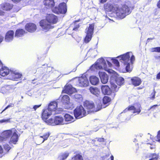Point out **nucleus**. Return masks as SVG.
<instances>
[{"instance_id":"obj_39","label":"nucleus","mask_w":160,"mask_h":160,"mask_svg":"<svg viewBox=\"0 0 160 160\" xmlns=\"http://www.w3.org/2000/svg\"><path fill=\"white\" fill-rule=\"evenodd\" d=\"M89 90L92 93L95 95L98 94V92H99L98 90V89L97 88H94L92 87H90L89 88Z\"/></svg>"},{"instance_id":"obj_29","label":"nucleus","mask_w":160,"mask_h":160,"mask_svg":"<svg viewBox=\"0 0 160 160\" xmlns=\"http://www.w3.org/2000/svg\"><path fill=\"white\" fill-rule=\"evenodd\" d=\"M111 100L112 99L110 98L108 96H104L102 100L103 104L105 105V107L103 108H105L109 105Z\"/></svg>"},{"instance_id":"obj_8","label":"nucleus","mask_w":160,"mask_h":160,"mask_svg":"<svg viewBox=\"0 0 160 160\" xmlns=\"http://www.w3.org/2000/svg\"><path fill=\"white\" fill-rule=\"evenodd\" d=\"M39 23V25L42 28V30L45 31V32L48 31L50 29H53L54 27L49 23L47 22L45 19L40 20Z\"/></svg>"},{"instance_id":"obj_41","label":"nucleus","mask_w":160,"mask_h":160,"mask_svg":"<svg viewBox=\"0 0 160 160\" xmlns=\"http://www.w3.org/2000/svg\"><path fill=\"white\" fill-rule=\"evenodd\" d=\"M125 65H126L125 68L127 72H130L132 71V68H131L130 66V62L124 63Z\"/></svg>"},{"instance_id":"obj_63","label":"nucleus","mask_w":160,"mask_h":160,"mask_svg":"<svg viewBox=\"0 0 160 160\" xmlns=\"http://www.w3.org/2000/svg\"><path fill=\"white\" fill-rule=\"evenodd\" d=\"M108 0H100V2L101 3L105 2Z\"/></svg>"},{"instance_id":"obj_23","label":"nucleus","mask_w":160,"mask_h":160,"mask_svg":"<svg viewBox=\"0 0 160 160\" xmlns=\"http://www.w3.org/2000/svg\"><path fill=\"white\" fill-rule=\"evenodd\" d=\"M14 32L13 30H9L6 33L5 39L6 42L12 41L13 38Z\"/></svg>"},{"instance_id":"obj_40","label":"nucleus","mask_w":160,"mask_h":160,"mask_svg":"<svg viewBox=\"0 0 160 160\" xmlns=\"http://www.w3.org/2000/svg\"><path fill=\"white\" fill-rule=\"evenodd\" d=\"M101 60H102V62H103L104 64L103 66L104 69L106 71L108 72L109 73H112L113 71L112 70L108 69L107 67V65L105 61L103 58H101Z\"/></svg>"},{"instance_id":"obj_31","label":"nucleus","mask_w":160,"mask_h":160,"mask_svg":"<svg viewBox=\"0 0 160 160\" xmlns=\"http://www.w3.org/2000/svg\"><path fill=\"white\" fill-rule=\"evenodd\" d=\"M65 121L66 122H68L69 123H71L74 121V119L73 116L69 114H66L64 116Z\"/></svg>"},{"instance_id":"obj_44","label":"nucleus","mask_w":160,"mask_h":160,"mask_svg":"<svg viewBox=\"0 0 160 160\" xmlns=\"http://www.w3.org/2000/svg\"><path fill=\"white\" fill-rule=\"evenodd\" d=\"M74 160H83L82 156L79 154H77L73 157Z\"/></svg>"},{"instance_id":"obj_57","label":"nucleus","mask_w":160,"mask_h":160,"mask_svg":"<svg viewBox=\"0 0 160 160\" xmlns=\"http://www.w3.org/2000/svg\"><path fill=\"white\" fill-rule=\"evenodd\" d=\"M158 106V105H154L151 106L148 110H150V109H152V110H153L155 109V108Z\"/></svg>"},{"instance_id":"obj_42","label":"nucleus","mask_w":160,"mask_h":160,"mask_svg":"<svg viewBox=\"0 0 160 160\" xmlns=\"http://www.w3.org/2000/svg\"><path fill=\"white\" fill-rule=\"evenodd\" d=\"M74 98L76 99V100L78 102L82 101V96L79 94H76L74 95Z\"/></svg>"},{"instance_id":"obj_32","label":"nucleus","mask_w":160,"mask_h":160,"mask_svg":"<svg viewBox=\"0 0 160 160\" xmlns=\"http://www.w3.org/2000/svg\"><path fill=\"white\" fill-rule=\"evenodd\" d=\"M158 155L155 153H150L146 156V158H149V160H158Z\"/></svg>"},{"instance_id":"obj_60","label":"nucleus","mask_w":160,"mask_h":160,"mask_svg":"<svg viewBox=\"0 0 160 160\" xmlns=\"http://www.w3.org/2000/svg\"><path fill=\"white\" fill-rule=\"evenodd\" d=\"M22 0H11L13 2L16 3H17L20 2Z\"/></svg>"},{"instance_id":"obj_4","label":"nucleus","mask_w":160,"mask_h":160,"mask_svg":"<svg viewBox=\"0 0 160 160\" xmlns=\"http://www.w3.org/2000/svg\"><path fill=\"white\" fill-rule=\"evenodd\" d=\"M74 116L76 118H82L86 115V111L83 107L80 105L78 106L74 110Z\"/></svg>"},{"instance_id":"obj_55","label":"nucleus","mask_w":160,"mask_h":160,"mask_svg":"<svg viewBox=\"0 0 160 160\" xmlns=\"http://www.w3.org/2000/svg\"><path fill=\"white\" fill-rule=\"evenodd\" d=\"M97 141L99 142H104V139L103 138H98L97 139Z\"/></svg>"},{"instance_id":"obj_61","label":"nucleus","mask_w":160,"mask_h":160,"mask_svg":"<svg viewBox=\"0 0 160 160\" xmlns=\"http://www.w3.org/2000/svg\"><path fill=\"white\" fill-rule=\"evenodd\" d=\"M3 40V37L0 34V43L2 42V41Z\"/></svg>"},{"instance_id":"obj_9","label":"nucleus","mask_w":160,"mask_h":160,"mask_svg":"<svg viewBox=\"0 0 160 160\" xmlns=\"http://www.w3.org/2000/svg\"><path fill=\"white\" fill-rule=\"evenodd\" d=\"M78 85L79 87H84L88 86L89 85V81L85 74H83L78 78Z\"/></svg>"},{"instance_id":"obj_38","label":"nucleus","mask_w":160,"mask_h":160,"mask_svg":"<svg viewBox=\"0 0 160 160\" xmlns=\"http://www.w3.org/2000/svg\"><path fill=\"white\" fill-rule=\"evenodd\" d=\"M3 147L4 149L3 153L4 154L7 153L11 149V147L7 144H4Z\"/></svg>"},{"instance_id":"obj_3","label":"nucleus","mask_w":160,"mask_h":160,"mask_svg":"<svg viewBox=\"0 0 160 160\" xmlns=\"http://www.w3.org/2000/svg\"><path fill=\"white\" fill-rule=\"evenodd\" d=\"M52 12L57 14H65L67 11V5L65 3H60L58 7H56L52 9Z\"/></svg>"},{"instance_id":"obj_12","label":"nucleus","mask_w":160,"mask_h":160,"mask_svg":"<svg viewBox=\"0 0 160 160\" xmlns=\"http://www.w3.org/2000/svg\"><path fill=\"white\" fill-rule=\"evenodd\" d=\"M76 89L70 84L66 85L62 90V92L64 93L70 95L75 92Z\"/></svg>"},{"instance_id":"obj_26","label":"nucleus","mask_w":160,"mask_h":160,"mask_svg":"<svg viewBox=\"0 0 160 160\" xmlns=\"http://www.w3.org/2000/svg\"><path fill=\"white\" fill-rule=\"evenodd\" d=\"M121 58V59L123 61V63L130 62L129 52H127L125 54L121 55L120 56Z\"/></svg>"},{"instance_id":"obj_19","label":"nucleus","mask_w":160,"mask_h":160,"mask_svg":"<svg viewBox=\"0 0 160 160\" xmlns=\"http://www.w3.org/2000/svg\"><path fill=\"white\" fill-rule=\"evenodd\" d=\"M47 108L52 112L58 109V103L55 101L51 102L49 104Z\"/></svg>"},{"instance_id":"obj_64","label":"nucleus","mask_w":160,"mask_h":160,"mask_svg":"<svg viewBox=\"0 0 160 160\" xmlns=\"http://www.w3.org/2000/svg\"><path fill=\"white\" fill-rule=\"evenodd\" d=\"M157 6L158 8H160V0L157 3Z\"/></svg>"},{"instance_id":"obj_11","label":"nucleus","mask_w":160,"mask_h":160,"mask_svg":"<svg viewBox=\"0 0 160 160\" xmlns=\"http://www.w3.org/2000/svg\"><path fill=\"white\" fill-rule=\"evenodd\" d=\"M83 106L88 112H94L95 104L93 102L86 100L83 103Z\"/></svg>"},{"instance_id":"obj_28","label":"nucleus","mask_w":160,"mask_h":160,"mask_svg":"<svg viewBox=\"0 0 160 160\" xmlns=\"http://www.w3.org/2000/svg\"><path fill=\"white\" fill-rule=\"evenodd\" d=\"M89 80L91 83L94 85L98 84L99 82V78L95 76H92L89 78Z\"/></svg>"},{"instance_id":"obj_56","label":"nucleus","mask_w":160,"mask_h":160,"mask_svg":"<svg viewBox=\"0 0 160 160\" xmlns=\"http://www.w3.org/2000/svg\"><path fill=\"white\" fill-rule=\"evenodd\" d=\"M41 105V104H40L39 105H35L33 106V108L35 111L39 107H40Z\"/></svg>"},{"instance_id":"obj_58","label":"nucleus","mask_w":160,"mask_h":160,"mask_svg":"<svg viewBox=\"0 0 160 160\" xmlns=\"http://www.w3.org/2000/svg\"><path fill=\"white\" fill-rule=\"evenodd\" d=\"M4 153V150L1 145H0V154H3Z\"/></svg>"},{"instance_id":"obj_49","label":"nucleus","mask_w":160,"mask_h":160,"mask_svg":"<svg viewBox=\"0 0 160 160\" xmlns=\"http://www.w3.org/2000/svg\"><path fill=\"white\" fill-rule=\"evenodd\" d=\"M135 109V107L133 106H129L128 108H126L124 111H128L131 110H134Z\"/></svg>"},{"instance_id":"obj_30","label":"nucleus","mask_w":160,"mask_h":160,"mask_svg":"<svg viewBox=\"0 0 160 160\" xmlns=\"http://www.w3.org/2000/svg\"><path fill=\"white\" fill-rule=\"evenodd\" d=\"M80 21V19H79L77 20L74 21L72 23L70 26V27H74L72 28V30L74 31H77L79 28L80 25L79 24H77V22H79Z\"/></svg>"},{"instance_id":"obj_45","label":"nucleus","mask_w":160,"mask_h":160,"mask_svg":"<svg viewBox=\"0 0 160 160\" xmlns=\"http://www.w3.org/2000/svg\"><path fill=\"white\" fill-rule=\"evenodd\" d=\"M111 88L114 91V92H117L118 90V89L117 88V85L112 83H111Z\"/></svg>"},{"instance_id":"obj_33","label":"nucleus","mask_w":160,"mask_h":160,"mask_svg":"<svg viewBox=\"0 0 160 160\" xmlns=\"http://www.w3.org/2000/svg\"><path fill=\"white\" fill-rule=\"evenodd\" d=\"M15 129L14 128H12L11 129L8 130H5L4 131L3 135L4 136V138H9L11 135L13 134L12 133V130Z\"/></svg>"},{"instance_id":"obj_14","label":"nucleus","mask_w":160,"mask_h":160,"mask_svg":"<svg viewBox=\"0 0 160 160\" xmlns=\"http://www.w3.org/2000/svg\"><path fill=\"white\" fill-rule=\"evenodd\" d=\"M98 74L101 82L103 84L107 83L109 79L108 75L105 72L100 71L99 72Z\"/></svg>"},{"instance_id":"obj_17","label":"nucleus","mask_w":160,"mask_h":160,"mask_svg":"<svg viewBox=\"0 0 160 160\" xmlns=\"http://www.w3.org/2000/svg\"><path fill=\"white\" fill-rule=\"evenodd\" d=\"M17 133V130L16 129H14L12 135L11 136L9 143H12L14 144H16L17 143L19 138V136Z\"/></svg>"},{"instance_id":"obj_13","label":"nucleus","mask_w":160,"mask_h":160,"mask_svg":"<svg viewBox=\"0 0 160 160\" xmlns=\"http://www.w3.org/2000/svg\"><path fill=\"white\" fill-rule=\"evenodd\" d=\"M52 114V112L47 108L43 109L42 111L41 118L42 120L46 121L47 119Z\"/></svg>"},{"instance_id":"obj_50","label":"nucleus","mask_w":160,"mask_h":160,"mask_svg":"<svg viewBox=\"0 0 160 160\" xmlns=\"http://www.w3.org/2000/svg\"><path fill=\"white\" fill-rule=\"evenodd\" d=\"M14 106V104L13 103H10V104H9L8 106H7L1 112V113H2L3 112H4V111H5V110H6L8 108H11V107H13Z\"/></svg>"},{"instance_id":"obj_62","label":"nucleus","mask_w":160,"mask_h":160,"mask_svg":"<svg viewBox=\"0 0 160 160\" xmlns=\"http://www.w3.org/2000/svg\"><path fill=\"white\" fill-rule=\"evenodd\" d=\"M5 139L4 138L0 136V142H2L4 141Z\"/></svg>"},{"instance_id":"obj_7","label":"nucleus","mask_w":160,"mask_h":160,"mask_svg":"<svg viewBox=\"0 0 160 160\" xmlns=\"http://www.w3.org/2000/svg\"><path fill=\"white\" fill-rule=\"evenodd\" d=\"M45 19L52 25L57 23L58 20V17L52 13L47 14L45 16Z\"/></svg>"},{"instance_id":"obj_34","label":"nucleus","mask_w":160,"mask_h":160,"mask_svg":"<svg viewBox=\"0 0 160 160\" xmlns=\"http://www.w3.org/2000/svg\"><path fill=\"white\" fill-rule=\"evenodd\" d=\"M69 155V153L68 152L62 153L58 156V160H65L67 159Z\"/></svg>"},{"instance_id":"obj_47","label":"nucleus","mask_w":160,"mask_h":160,"mask_svg":"<svg viewBox=\"0 0 160 160\" xmlns=\"http://www.w3.org/2000/svg\"><path fill=\"white\" fill-rule=\"evenodd\" d=\"M151 52H160V47L153 48H151Z\"/></svg>"},{"instance_id":"obj_15","label":"nucleus","mask_w":160,"mask_h":160,"mask_svg":"<svg viewBox=\"0 0 160 160\" xmlns=\"http://www.w3.org/2000/svg\"><path fill=\"white\" fill-rule=\"evenodd\" d=\"M13 86L12 85H6L2 87L1 89V92L3 94H6L14 90Z\"/></svg>"},{"instance_id":"obj_25","label":"nucleus","mask_w":160,"mask_h":160,"mask_svg":"<svg viewBox=\"0 0 160 160\" xmlns=\"http://www.w3.org/2000/svg\"><path fill=\"white\" fill-rule=\"evenodd\" d=\"M10 72V70L8 68L2 66L0 70V75L4 77L9 74Z\"/></svg>"},{"instance_id":"obj_37","label":"nucleus","mask_w":160,"mask_h":160,"mask_svg":"<svg viewBox=\"0 0 160 160\" xmlns=\"http://www.w3.org/2000/svg\"><path fill=\"white\" fill-rule=\"evenodd\" d=\"M142 107L141 105L139 104H138L137 105L136 108L135 107V109H134L133 113H137V114H139L141 111Z\"/></svg>"},{"instance_id":"obj_35","label":"nucleus","mask_w":160,"mask_h":160,"mask_svg":"<svg viewBox=\"0 0 160 160\" xmlns=\"http://www.w3.org/2000/svg\"><path fill=\"white\" fill-rule=\"evenodd\" d=\"M62 101L63 103L68 104L70 101L69 97L67 95H64L62 98Z\"/></svg>"},{"instance_id":"obj_16","label":"nucleus","mask_w":160,"mask_h":160,"mask_svg":"<svg viewBox=\"0 0 160 160\" xmlns=\"http://www.w3.org/2000/svg\"><path fill=\"white\" fill-rule=\"evenodd\" d=\"M22 76V75L18 72L10 71L9 78L10 79L17 80L18 79L20 78Z\"/></svg>"},{"instance_id":"obj_21","label":"nucleus","mask_w":160,"mask_h":160,"mask_svg":"<svg viewBox=\"0 0 160 160\" xmlns=\"http://www.w3.org/2000/svg\"><path fill=\"white\" fill-rule=\"evenodd\" d=\"M13 5L8 3H2L0 5V8L4 11H10L12 8Z\"/></svg>"},{"instance_id":"obj_24","label":"nucleus","mask_w":160,"mask_h":160,"mask_svg":"<svg viewBox=\"0 0 160 160\" xmlns=\"http://www.w3.org/2000/svg\"><path fill=\"white\" fill-rule=\"evenodd\" d=\"M43 3L47 8H52L55 5L54 0H43Z\"/></svg>"},{"instance_id":"obj_2","label":"nucleus","mask_w":160,"mask_h":160,"mask_svg":"<svg viewBox=\"0 0 160 160\" xmlns=\"http://www.w3.org/2000/svg\"><path fill=\"white\" fill-rule=\"evenodd\" d=\"M48 124L52 125H63L64 124V119L61 116H56L54 118H50L46 121Z\"/></svg>"},{"instance_id":"obj_5","label":"nucleus","mask_w":160,"mask_h":160,"mask_svg":"<svg viewBox=\"0 0 160 160\" xmlns=\"http://www.w3.org/2000/svg\"><path fill=\"white\" fill-rule=\"evenodd\" d=\"M94 24H89L86 32V35L84 39V42L88 43L91 40L93 33Z\"/></svg>"},{"instance_id":"obj_46","label":"nucleus","mask_w":160,"mask_h":160,"mask_svg":"<svg viewBox=\"0 0 160 160\" xmlns=\"http://www.w3.org/2000/svg\"><path fill=\"white\" fill-rule=\"evenodd\" d=\"M102 108V105L100 104H98L97 106V108H96L95 107L94 108V112H96L100 110Z\"/></svg>"},{"instance_id":"obj_59","label":"nucleus","mask_w":160,"mask_h":160,"mask_svg":"<svg viewBox=\"0 0 160 160\" xmlns=\"http://www.w3.org/2000/svg\"><path fill=\"white\" fill-rule=\"evenodd\" d=\"M156 78L157 79L159 80L160 79V72H158L156 75Z\"/></svg>"},{"instance_id":"obj_18","label":"nucleus","mask_w":160,"mask_h":160,"mask_svg":"<svg viewBox=\"0 0 160 160\" xmlns=\"http://www.w3.org/2000/svg\"><path fill=\"white\" fill-rule=\"evenodd\" d=\"M131 84L134 87L140 85L142 83V81L141 78L138 77H134L131 79Z\"/></svg>"},{"instance_id":"obj_48","label":"nucleus","mask_w":160,"mask_h":160,"mask_svg":"<svg viewBox=\"0 0 160 160\" xmlns=\"http://www.w3.org/2000/svg\"><path fill=\"white\" fill-rule=\"evenodd\" d=\"M112 62L116 66L119 67V63L118 60L114 58H112Z\"/></svg>"},{"instance_id":"obj_27","label":"nucleus","mask_w":160,"mask_h":160,"mask_svg":"<svg viewBox=\"0 0 160 160\" xmlns=\"http://www.w3.org/2000/svg\"><path fill=\"white\" fill-rule=\"evenodd\" d=\"M27 33L23 29L19 28L15 31V37H20L23 36Z\"/></svg>"},{"instance_id":"obj_10","label":"nucleus","mask_w":160,"mask_h":160,"mask_svg":"<svg viewBox=\"0 0 160 160\" xmlns=\"http://www.w3.org/2000/svg\"><path fill=\"white\" fill-rule=\"evenodd\" d=\"M25 28L28 32L33 33L35 32L37 29V26L34 23L29 22L25 25Z\"/></svg>"},{"instance_id":"obj_36","label":"nucleus","mask_w":160,"mask_h":160,"mask_svg":"<svg viewBox=\"0 0 160 160\" xmlns=\"http://www.w3.org/2000/svg\"><path fill=\"white\" fill-rule=\"evenodd\" d=\"M124 78L122 77L117 78L116 79V82L117 84L121 85L124 82Z\"/></svg>"},{"instance_id":"obj_43","label":"nucleus","mask_w":160,"mask_h":160,"mask_svg":"<svg viewBox=\"0 0 160 160\" xmlns=\"http://www.w3.org/2000/svg\"><path fill=\"white\" fill-rule=\"evenodd\" d=\"M91 68H94L97 69H102V66L100 65L98 63H95V64L92 65L91 67Z\"/></svg>"},{"instance_id":"obj_6","label":"nucleus","mask_w":160,"mask_h":160,"mask_svg":"<svg viewBox=\"0 0 160 160\" xmlns=\"http://www.w3.org/2000/svg\"><path fill=\"white\" fill-rule=\"evenodd\" d=\"M118 7L117 4L108 2L107 3L104 5V8L106 12H115L116 14L118 10Z\"/></svg>"},{"instance_id":"obj_52","label":"nucleus","mask_w":160,"mask_h":160,"mask_svg":"<svg viewBox=\"0 0 160 160\" xmlns=\"http://www.w3.org/2000/svg\"><path fill=\"white\" fill-rule=\"evenodd\" d=\"M156 94V91L154 90H153V92L151 94V97H150V98L152 99L153 100L155 98Z\"/></svg>"},{"instance_id":"obj_1","label":"nucleus","mask_w":160,"mask_h":160,"mask_svg":"<svg viewBox=\"0 0 160 160\" xmlns=\"http://www.w3.org/2000/svg\"><path fill=\"white\" fill-rule=\"evenodd\" d=\"M134 6H129L124 5L122 8H119L117 12V15L120 18H123L126 15L130 14L131 11L130 10V8L131 9H134Z\"/></svg>"},{"instance_id":"obj_53","label":"nucleus","mask_w":160,"mask_h":160,"mask_svg":"<svg viewBox=\"0 0 160 160\" xmlns=\"http://www.w3.org/2000/svg\"><path fill=\"white\" fill-rule=\"evenodd\" d=\"M157 141L160 142V130L158 132V134L156 136Z\"/></svg>"},{"instance_id":"obj_22","label":"nucleus","mask_w":160,"mask_h":160,"mask_svg":"<svg viewBox=\"0 0 160 160\" xmlns=\"http://www.w3.org/2000/svg\"><path fill=\"white\" fill-rule=\"evenodd\" d=\"M102 91L105 95H111L112 93L109 87L106 85H102L101 88Z\"/></svg>"},{"instance_id":"obj_54","label":"nucleus","mask_w":160,"mask_h":160,"mask_svg":"<svg viewBox=\"0 0 160 160\" xmlns=\"http://www.w3.org/2000/svg\"><path fill=\"white\" fill-rule=\"evenodd\" d=\"M135 60V57L133 55H132L130 59V62L132 64H133V62Z\"/></svg>"},{"instance_id":"obj_20","label":"nucleus","mask_w":160,"mask_h":160,"mask_svg":"<svg viewBox=\"0 0 160 160\" xmlns=\"http://www.w3.org/2000/svg\"><path fill=\"white\" fill-rule=\"evenodd\" d=\"M51 133L50 132L45 133L42 136H40L37 139V142L38 143H42L45 141L47 140L50 135Z\"/></svg>"},{"instance_id":"obj_51","label":"nucleus","mask_w":160,"mask_h":160,"mask_svg":"<svg viewBox=\"0 0 160 160\" xmlns=\"http://www.w3.org/2000/svg\"><path fill=\"white\" fill-rule=\"evenodd\" d=\"M10 118L8 119H3L0 120V123H3L4 122H10Z\"/></svg>"}]
</instances>
